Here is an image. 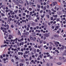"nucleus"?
Wrapping results in <instances>:
<instances>
[{
    "label": "nucleus",
    "instance_id": "f257e3e1",
    "mask_svg": "<svg viewBox=\"0 0 66 66\" xmlns=\"http://www.w3.org/2000/svg\"><path fill=\"white\" fill-rule=\"evenodd\" d=\"M19 1L18 0H16L15 1V4L16 5H18L19 4Z\"/></svg>",
    "mask_w": 66,
    "mask_h": 66
},
{
    "label": "nucleus",
    "instance_id": "f03ea898",
    "mask_svg": "<svg viewBox=\"0 0 66 66\" xmlns=\"http://www.w3.org/2000/svg\"><path fill=\"white\" fill-rule=\"evenodd\" d=\"M48 13L50 15H52V12H51V11L50 10H48Z\"/></svg>",
    "mask_w": 66,
    "mask_h": 66
},
{
    "label": "nucleus",
    "instance_id": "7ed1b4c3",
    "mask_svg": "<svg viewBox=\"0 0 66 66\" xmlns=\"http://www.w3.org/2000/svg\"><path fill=\"white\" fill-rule=\"evenodd\" d=\"M57 4V2H53V5L54 6L55 5V4Z\"/></svg>",
    "mask_w": 66,
    "mask_h": 66
},
{
    "label": "nucleus",
    "instance_id": "20e7f679",
    "mask_svg": "<svg viewBox=\"0 0 66 66\" xmlns=\"http://www.w3.org/2000/svg\"><path fill=\"white\" fill-rule=\"evenodd\" d=\"M19 2L20 3H21V4H23L24 2L23 1L21 0H19Z\"/></svg>",
    "mask_w": 66,
    "mask_h": 66
},
{
    "label": "nucleus",
    "instance_id": "39448f33",
    "mask_svg": "<svg viewBox=\"0 0 66 66\" xmlns=\"http://www.w3.org/2000/svg\"><path fill=\"white\" fill-rule=\"evenodd\" d=\"M30 39L31 40H32V39H33V36L32 35H31L30 36Z\"/></svg>",
    "mask_w": 66,
    "mask_h": 66
},
{
    "label": "nucleus",
    "instance_id": "423d86ee",
    "mask_svg": "<svg viewBox=\"0 0 66 66\" xmlns=\"http://www.w3.org/2000/svg\"><path fill=\"white\" fill-rule=\"evenodd\" d=\"M44 35L45 36H46V37H48V36H49V35L48 34H45Z\"/></svg>",
    "mask_w": 66,
    "mask_h": 66
},
{
    "label": "nucleus",
    "instance_id": "0eeeda50",
    "mask_svg": "<svg viewBox=\"0 0 66 66\" xmlns=\"http://www.w3.org/2000/svg\"><path fill=\"white\" fill-rule=\"evenodd\" d=\"M56 64L57 65H62V63L61 62H57Z\"/></svg>",
    "mask_w": 66,
    "mask_h": 66
},
{
    "label": "nucleus",
    "instance_id": "6e6552de",
    "mask_svg": "<svg viewBox=\"0 0 66 66\" xmlns=\"http://www.w3.org/2000/svg\"><path fill=\"white\" fill-rule=\"evenodd\" d=\"M9 39H11V35H10L9 36Z\"/></svg>",
    "mask_w": 66,
    "mask_h": 66
},
{
    "label": "nucleus",
    "instance_id": "1a4fd4ad",
    "mask_svg": "<svg viewBox=\"0 0 66 66\" xmlns=\"http://www.w3.org/2000/svg\"><path fill=\"white\" fill-rule=\"evenodd\" d=\"M51 11H53V12H56V10H53V9H51Z\"/></svg>",
    "mask_w": 66,
    "mask_h": 66
},
{
    "label": "nucleus",
    "instance_id": "9d476101",
    "mask_svg": "<svg viewBox=\"0 0 66 66\" xmlns=\"http://www.w3.org/2000/svg\"><path fill=\"white\" fill-rule=\"evenodd\" d=\"M59 36L58 35H54V37H59Z\"/></svg>",
    "mask_w": 66,
    "mask_h": 66
},
{
    "label": "nucleus",
    "instance_id": "9b49d317",
    "mask_svg": "<svg viewBox=\"0 0 66 66\" xmlns=\"http://www.w3.org/2000/svg\"><path fill=\"white\" fill-rule=\"evenodd\" d=\"M66 55V52L62 54V55H63V56H65Z\"/></svg>",
    "mask_w": 66,
    "mask_h": 66
},
{
    "label": "nucleus",
    "instance_id": "f8f14e48",
    "mask_svg": "<svg viewBox=\"0 0 66 66\" xmlns=\"http://www.w3.org/2000/svg\"><path fill=\"white\" fill-rule=\"evenodd\" d=\"M23 66V64L21 63L20 64V66Z\"/></svg>",
    "mask_w": 66,
    "mask_h": 66
},
{
    "label": "nucleus",
    "instance_id": "ddd939ff",
    "mask_svg": "<svg viewBox=\"0 0 66 66\" xmlns=\"http://www.w3.org/2000/svg\"><path fill=\"white\" fill-rule=\"evenodd\" d=\"M36 32H38V33H39L40 32V30H36Z\"/></svg>",
    "mask_w": 66,
    "mask_h": 66
},
{
    "label": "nucleus",
    "instance_id": "4468645a",
    "mask_svg": "<svg viewBox=\"0 0 66 66\" xmlns=\"http://www.w3.org/2000/svg\"><path fill=\"white\" fill-rule=\"evenodd\" d=\"M18 34L19 35H21V34H20V31L18 32Z\"/></svg>",
    "mask_w": 66,
    "mask_h": 66
},
{
    "label": "nucleus",
    "instance_id": "2eb2a0df",
    "mask_svg": "<svg viewBox=\"0 0 66 66\" xmlns=\"http://www.w3.org/2000/svg\"><path fill=\"white\" fill-rule=\"evenodd\" d=\"M34 52L35 53H36V49H34Z\"/></svg>",
    "mask_w": 66,
    "mask_h": 66
},
{
    "label": "nucleus",
    "instance_id": "dca6fc26",
    "mask_svg": "<svg viewBox=\"0 0 66 66\" xmlns=\"http://www.w3.org/2000/svg\"><path fill=\"white\" fill-rule=\"evenodd\" d=\"M26 35H29V32H27L26 33Z\"/></svg>",
    "mask_w": 66,
    "mask_h": 66
},
{
    "label": "nucleus",
    "instance_id": "f3484780",
    "mask_svg": "<svg viewBox=\"0 0 66 66\" xmlns=\"http://www.w3.org/2000/svg\"><path fill=\"white\" fill-rule=\"evenodd\" d=\"M27 27L28 28H30V24H28L27 25Z\"/></svg>",
    "mask_w": 66,
    "mask_h": 66
},
{
    "label": "nucleus",
    "instance_id": "a211bd4d",
    "mask_svg": "<svg viewBox=\"0 0 66 66\" xmlns=\"http://www.w3.org/2000/svg\"><path fill=\"white\" fill-rule=\"evenodd\" d=\"M37 6L38 8L39 9V8H40V5H37Z\"/></svg>",
    "mask_w": 66,
    "mask_h": 66
},
{
    "label": "nucleus",
    "instance_id": "6ab92c4d",
    "mask_svg": "<svg viewBox=\"0 0 66 66\" xmlns=\"http://www.w3.org/2000/svg\"><path fill=\"white\" fill-rule=\"evenodd\" d=\"M36 39V38L34 37L33 39V40L34 41H35V40Z\"/></svg>",
    "mask_w": 66,
    "mask_h": 66
},
{
    "label": "nucleus",
    "instance_id": "aec40b11",
    "mask_svg": "<svg viewBox=\"0 0 66 66\" xmlns=\"http://www.w3.org/2000/svg\"><path fill=\"white\" fill-rule=\"evenodd\" d=\"M1 15H2V16H4V14H3L2 13H1Z\"/></svg>",
    "mask_w": 66,
    "mask_h": 66
},
{
    "label": "nucleus",
    "instance_id": "412c9836",
    "mask_svg": "<svg viewBox=\"0 0 66 66\" xmlns=\"http://www.w3.org/2000/svg\"><path fill=\"white\" fill-rule=\"evenodd\" d=\"M57 15H53V16L54 17H57Z\"/></svg>",
    "mask_w": 66,
    "mask_h": 66
},
{
    "label": "nucleus",
    "instance_id": "4be33fe9",
    "mask_svg": "<svg viewBox=\"0 0 66 66\" xmlns=\"http://www.w3.org/2000/svg\"><path fill=\"white\" fill-rule=\"evenodd\" d=\"M18 12V10H16L14 11V12H15V13H17Z\"/></svg>",
    "mask_w": 66,
    "mask_h": 66
},
{
    "label": "nucleus",
    "instance_id": "5701e85b",
    "mask_svg": "<svg viewBox=\"0 0 66 66\" xmlns=\"http://www.w3.org/2000/svg\"><path fill=\"white\" fill-rule=\"evenodd\" d=\"M26 64H27V65H28V64H29V61H27V62H26Z\"/></svg>",
    "mask_w": 66,
    "mask_h": 66
},
{
    "label": "nucleus",
    "instance_id": "b1692460",
    "mask_svg": "<svg viewBox=\"0 0 66 66\" xmlns=\"http://www.w3.org/2000/svg\"><path fill=\"white\" fill-rule=\"evenodd\" d=\"M39 57H40V58L42 59V55H40L39 56H38Z\"/></svg>",
    "mask_w": 66,
    "mask_h": 66
},
{
    "label": "nucleus",
    "instance_id": "393cba45",
    "mask_svg": "<svg viewBox=\"0 0 66 66\" xmlns=\"http://www.w3.org/2000/svg\"><path fill=\"white\" fill-rule=\"evenodd\" d=\"M32 57H33V58H35V56L34 55H32Z\"/></svg>",
    "mask_w": 66,
    "mask_h": 66
},
{
    "label": "nucleus",
    "instance_id": "a878e982",
    "mask_svg": "<svg viewBox=\"0 0 66 66\" xmlns=\"http://www.w3.org/2000/svg\"><path fill=\"white\" fill-rule=\"evenodd\" d=\"M30 59H29V60H30V61H31V60H32V57L31 56H30Z\"/></svg>",
    "mask_w": 66,
    "mask_h": 66
},
{
    "label": "nucleus",
    "instance_id": "bb28decb",
    "mask_svg": "<svg viewBox=\"0 0 66 66\" xmlns=\"http://www.w3.org/2000/svg\"><path fill=\"white\" fill-rule=\"evenodd\" d=\"M42 42H43V40H40V43L41 44H42Z\"/></svg>",
    "mask_w": 66,
    "mask_h": 66
},
{
    "label": "nucleus",
    "instance_id": "cd10ccee",
    "mask_svg": "<svg viewBox=\"0 0 66 66\" xmlns=\"http://www.w3.org/2000/svg\"><path fill=\"white\" fill-rule=\"evenodd\" d=\"M29 11H32V8H29Z\"/></svg>",
    "mask_w": 66,
    "mask_h": 66
},
{
    "label": "nucleus",
    "instance_id": "c85d7f7f",
    "mask_svg": "<svg viewBox=\"0 0 66 66\" xmlns=\"http://www.w3.org/2000/svg\"><path fill=\"white\" fill-rule=\"evenodd\" d=\"M47 17L48 18H49V15H47Z\"/></svg>",
    "mask_w": 66,
    "mask_h": 66
},
{
    "label": "nucleus",
    "instance_id": "c756f323",
    "mask_svg": "<svg viewBox=\"0 0 66 66\" xmlns=\"http://www.w3.org/2000/svg\"><path fill=\"white\" fill-rule=\"evenodd\" d=\"M26 61H29V59H25Z\"/></svg>",
    "mask_w": 66,
    "mask_h": 66
},
{
    "label": "nucleus",
    "instance_id": "7c9ffc66",
    "mask_svg": "<svg viewBox=\"0 0 66 66\" xmlns=\"http://www.w3.org/2000/svg\"><path fill=\"white\" fill-rule=\"evenodd\" d=\"M15 14V12H13L12 13H11V15H14Z\"/></svg>",
    "mask_w": 66,
    "mask_h": 66
},
{
    "label": "nucleus",
    "instance_id": "2f4dec72",
    "mask_svg": "<svg viewBox=\"0 0 66 66\" xmlns=\"http://www.w3.org/2000/svg\"><path fill=\"white\" fill-rule=\"evenodd\" d=\"M43 10H41L40 11V13H42L43 12Z\"/></svg>",
    "mask_w": 66,
    "mask_h": 66
},
{
    "label": "nucleus",
    "instance_id": "473e14b6",
    "mask_svg": "<svg viewBox=\"0 0 66 66\" xmlns=\"http://www.w3.org/2000/svg\"><path fill=\"white\" fill-rule=\"evenodd\" d=\"M26 50L27 51H28V50H29V48H26Z\"/></svg>",
    "mask_w": 66,
    "mask_h": 66
},
{
    "label": "nucleus",
    "instance_id": "72a5a7b5",
    "mask_svg": "<svg viewBox=\"0 0 66 66\" xmlns=\"http://www.w3.org/2000/svg\"><path fill=\"white\" fill-rule=\"evenodd\" d=\"M47 66H49V64L47 63L46 64Z\"/></svg>",
    "mask_w": 66,
    "mask_h": 66
},
{
    "label": "nucleus",
    "instance_id": "f704fd0d",
    "mask_svg": "<svg viewBox=\"0 0 66 66\" xmlns=\"http://www.w3.org/2000/svg\"><path fill=\"white\" fill-rule=\"evenodd\" d=\"M11 15H9L8 17V18H11Z\"/></svg>",
    "mask_w": 66,
    "mask_h": 66
},
{
    "label": "nucleus",
    "instance_id": "c9c22d12",
    "mask_svg": "<svg viewBox=\"0 0 66 66\" xmlns=\"http://www.w3.org/2000/svg\"><path fill=\"white\" fill-rule=\"evenodd\" d=\"M32 48H30V49H29V50H30V51H32Z\"/></svg>",
    "mask_w": 66,
    "mask_h": 66
},
{
    "label": "nucleus",
    "instance_id": "e433bc0d",
    "mask_svg": "<svg viewBox=\"0 0 66 66\" xmlns=\"http://www.w3.org/2000/svg\"><path fill=\"white\" fill-rule=\"evenodd\" d=\"M23 16H25L26 15V13H24L23 14Z\"/></svg>",
    "mask_w": 66,
    "mask_h": 66
},
{
    "label": "nucleus",
    "instance_id": "4c0bfd02",
    "mask_svg": "<svg viewBox=\"0 0 66 66\" xmlns=\"http://www.w3.org/2000/svg\"><path fill=\"white\" fill-rule=\"evenodd\" d=\"M35 22H38V21H37V19H36L35 20Z\"/></svg>",
    "mask_w": 66,
    "mask_h": 66
},
{
    "label": "nucleus",
    "instance_id": "58836bf2",
    "mask_svg": "<svg viewBox=\"0 0 66 66\" xmlns=\"http://www.w3.org/2000/svg\"><path fill=\"white\" fill-rule=\"evenodd\" d=\"M24 46L25 48H27V45H24Z\"/></svg>",
    "mask_w": 66,
    "mask_h": 66
},
{
    "label": "nucleus",
    "instance_id": "ea45409f",
    "mask_svg": "<svg viewBox=\"0 0 66 66\" xmlns=\"http://www.w3.org/2000/svg\"><path fill=\"white\" fill-rule=\"evenodd\" d=\"M57 21H60V20L59 19H57L56 20Z\"/></svg>",
    "mask_w": 66,
    "mask_h": 66
},
{
    "label": "nucleus",
    "instance_id": "a19ab883",
    "mask_svg": "<svg viewBox=\"0 0 66 66\" xmlns=\"http://www.w3.org/2000/svg\"><path fill=\"white\" fill-rule=\"evenodd\" d=\"M12 13H13V11H12V10L10 11V13H11V14H12Z\"/></svg>",
    "mask_w": 66,
    "mask_h": 66
},
{
    "label": "nucleus",
    "instance_id": "79ce46f5",
    "mask_svg": "<svg viewBox=\"0 0 66 66\" xmlns=\"http://www.w3.org/2000/svg\"><path fill=\"white\" fill-rule=\"evenodd\" d=\"M37 52H39V49H37Z\"/></svg>",
    "mask_w": 66,
    "mask_h": 66
},
{
    "label": "nucleus",
    "instance_id": "37998d69",
    "mask_svg": "<svg viewBox=\"0 0 66 66\" xmlns=\"http://www.w3.org/2000/svg\"><path fill=\"white\" fill-rule=\"evenodd\" d=\"M30 30H32L33 29V27H31L30 28Z\"/></svg>",
    "mask_w": 66,
    "mask_h": 66
},
{
    "label": "nucleus",
    "instance_id": "c03bdc74",
    "mask_svg": "<svg viewBox=\"0 0 66 66\" xmlns=\"http://www.w3.org/2000/svg\"><path fill=\"white\" fill-rule=\"evenodd\" d=\"M27 31H29V28L28 27H27Z\"/></svg>",
    "mask_w": 66,
    "mask_h": 66
},
{
    "label": "nucleus",
    "instance_id": "a18cd8bd",
    "mask_svg": "<svg viewBox=\"0 0 66 66\" xmlns=\"http://www.w3.org/2000/svg\"><path fill=\"white\" fill-rule=\"evenodd\" d=\"M41 38H42V39H43V38H44V37H43V36H42L41 37Z\"/></svg>",
    "mask_w": 66,
    "mask_h": 66
},
{
    "label": "nucleus",
    "instance_id": "49530a36",
    "mask_svg": "<svg viewBox=\"0 0 66 66\" xmlns=\"http://www.w3.org/2000/svg\"><path fill=\"white\" fill-rule=\"evenodd\" d=\"M40 11V10H39V9H37V11L38 12H39Z\"/></svg>",
    "mask_w": 66,
    "mask_h": 66
},
{
    "label": "nucleus",
    "instance_id": "de8ad7c7",
    "mask_svg": "<svg viewBox=\"0 0 66 66\" xmlns=\"http://www.w3.org/2000/svg\"><path fill=\"white\" fill-rule=\"evenodd\" d=\"M14 17V15H12V18H13Z\"/></svg>",
    "mask_w": 66,
    "mask_h": 66
},
{
    "label": "nucleus",
    "instance_id": "09e8293b",
    "mask_svg": "<svg viewBox=\"0 0 66 66\" xmlns=\"http://www.w3.org/2000/svg\"><path fill=\"white\" fill-rule=\"evenodd\" d=\"M30 15H32V12H30Z\"/></svg>",
    "mask_w": 66,
    "mask_h": 66
},
{
    "label": "nucleus",
    "instance_id": "8fccbe9b",
    "mask_svg": "<svg viewBox=\"0 0 66 66\" xmlns=\"http://www.w3.org/2000/svg\"><path fill=\"white\" fill-rule=\"evenodd\" d=\"M44 5H45L46 4V2H44L43 3Z\"/></svg>",
    "mask_w": 66,
    "mask_h": 66
},
{
    "label": "nucleus",
    "instance_id": "3c124183",
    "mask_svg": "<svg viewBox=\"0 0 66 66\" xmlns=\"http://www.w3.org/2000/svg\"><path fill=\"white\" fill-rule=\"evenodd\" d=\"M21 51H23V48H22L21 50Z\"/></svg>",
    "mask_w": 66,
    "mask_h": 66
},
{
    "label": "nucleus",
    "instance_id": "603ef678",
    "mask_svg": "<svg viewBox=\"0 0 66 66\" xmlns=\"http://www.w3.org/2000/svg\"><path fill=\"white\" fill-rule=\"evenodd\" d=\"M21 24H20V22L18 23V26H19V25H20Z\"/></svg>",
    "mask_w": 66,
    "mask_h": 66
},
{
    "label": "nucleus",
    "instance_id": "864d4df0",
    "mask_svg": "<svg viewBox=\"0 0 66 66\" xmlns=\"http://www.w3.org/2000/svg\"><path fill=\"white\" fill-rule=\"evenodd\" d=\"M64 14H65V15L66 14V11H64Z\"/></svg>",
    "mask_w": 66,
    "mask_h": 66
},
{
    "label": "nucleus",
    "instance_id": "5fc2aeb1",
    "mask_svg": "<svg viewBox=\"0 0 66 66\" xmlns=\"http://www.w3.org/2000/svg\"><path fill=\"white\" fill-rule=\"evenodd\" d=\"M8 15H11V13L10 12H9L8 13Z\"/></svg>",
    "mask_w": 66,
    "mask_h": 66
},
{
    "label": "nucleus",
    "instance_id": "6e6d98bb",
    "mask_svg": "<svg viewBox=\"0 0 66 66\" xmlns=\"http://www.w3.org/2000/svg\"><path fill=\"white\" fill-rule=\"evenodd\" d=\"M20 53H21L20 52H18V54H19V55H20Z\"/></svg>",
    "mask_w": 66,
    "mask_h": 66
},
{
    "label": "nucleus",
    "instance_id": "4d7b16f0",
    "mask_svg": "<svg viewBox=\"0 0 66 66\" xmlns=\"http://www.w3.org/2000/svg\"><path fill=\"white\" fill-rule=\"evenodd\" d=\"M18 42H21V39L20 40H18Z\"/></svg>",
    "mask_w": 66,
    "mask_h": 66
},
{
    "label": "nucleus",
    "instance_id": "13d9d810",
    "mask_svg": "<svg viewBox=\"0 0 66 66\" xmlns=\"http://www.w3.org/2000/svg\"><path fill=\"white\" fill-rule=\"evenodd\" d=\"M23 50H26V48L25 47H24Z\"/></svg>",
    "mask_w": 66,
    "mask_h": 66
},
{
    "label": "nucleus",
    "instance_id": "bf43d9fd",
    "mask_svg": "<svg viewBox=\"0 0 66 66\" xmlns=\"http://www.w3.org/2000/svg\"><path fill=\"white\" fill-rule=\"evenodd\" d=\"M36 28V29H39V27L38 26H37Z\"/></svg>",
    "mask_w": 66,
    "mask_h": 66
},
{
    "label": "nucleus",
    "instance_id": "052dcab7",
    "mask_svg": "<svg viewBox=\"0 0 66 66\" xmlns=\"http://www.w3.org/2000/svg\"><path fill=\"white\" fill-rule=\"evenodd\" d=\"M19 13H21V10H19Z\"/></svg>",
    "mask_w": 66,
    "mask_h": 66
},
{
    "label": "nucleus",
    "instance_id": "680f3d73",
    "mask_svg": "<svg viewBox=\"0 0 66 66\" xmlns=\"http://www.w3.org/2000/svg\"><path fill=\"white\" fill-rule=\"evenodd\" d=\"M26 55H23V57H24L25 58H26Z\"/></svg>",
    "mask_w": 66,
    "mask_h": 66
},
{
    "label": "nucleus",
    "instance_id": "e2e57ef3",
    "mask_svg": "<svg viewBox=\"0 0 66 66\" xmlns=\"http://www.w3.org/2000/svg\"><path fill=\"white\" fill-rule=\"evenodd\" d=\"M30 46H32V43H30Z\"/></svg>",
    "mask_w": 66,
    "mask_h": 66
},
{
    "label": "nucleus",
    "instance_id": "0e129e2a",
    "mask_svg": "<svg viewBox=\"0 0 66 66\" xmlns=\"http://www.w3.org/2000/svg\"><path fill=\"white\" fill-rule=\"evenodd\" d=\"M34 47L35 48H37V45H35Z\"/></svg>",
    "mask_w": 66,
    "mask_h": 66
},
{
    "label": "nucleus",
    "instance_id": "69168bd1",
    "mask_svg": "<svg viewBox=\"0 0 66 66\" xmlns=\"http://www.w3.org/2000/svg\"><path fill=\"white\" fill-rule=\"evenodd\" d=\"M5 9H6V10H8V7H6Z\"/></svg>",
    "mask_w": 66,
    "mask_h": 66
},
{
    "label": "nucleus",
    "instance_id": "338daca9",
    "mask_svg": "<svg viewBox=\"0 0 66 66\" xmlns=\"http://www.w3.org/2000/svg\"><path fill=\"white\" fill-rule=\"evenodd\" d=\"M51 20H53V17H51Z\"/></svg>",
    "mask_w": 66,
    "mask_h": 66
},
{
    "label": "nucleus",
    "instance_id": "774afa93",
    "mask_svg": "<svg viewBox=\"0 0 66 66\" xmlns=\"http://www.w3.org/2000/svg\"><path fill=\"white\" fill-rule=\"evenodd\" d=\"M20 54L21 55H22L23 54V53L22 52H21Z\"/></svg>",
    "mask_w": 66,
    "mask_h": 66
}]
</instances>
